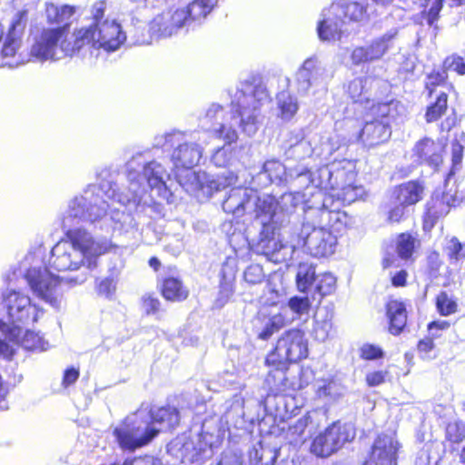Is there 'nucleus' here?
I'll use <instances>...</instances> for the list:
<instances>
[{
  "instance_id": "60",
  "label": "nucleus",
  "mask_w": 465,
  "mask_h": 465,
  "mask_svg": "<svg viewBox=\"0 0 465 465\" xmlns=\"http://www.w3.org/2000/svg\"><path fill=\"white\" fill-rule=\"evenodd\" d=\"M183 139V134L181 132L173 131L172 133L164 134L155 137L154 145L157 147H173L176 143Z\"/></svg>"
},
{
  "instance_id": "15",
  "label": "nucleus",
  "mask_w": 465,
  "mask_h": 465,
  "mask_svg": "<svg viewBox=\"0 0 465 465\" xmlns=\"http://www.w3.org/2000/svg\"><path fill=\"white\" fill-rule=\"evenodd\" d=\"M354 438L351 429L340 422H333L316 436L311 444V452L320 458H327Z\"/></svg>"
},
{
  "instance_id": "16",
  "label": "nucleus",
  "mask_w": 465,
  "mask_h": 465,
  "mask_svg": "<svg viewBox=\"0 0 465 465\" xmlns=\"http://www.w3.org/2000/svg\"><path fill=\"white\" fill-rule=\"evenodd\" d=\"M331 75L326 67L314 57L306 59L298 69L295 76L297 92L307 94L312 87L326 88Z\"/></svg>"
},
{
  "instance_id": "28",
  "label": "nucleus",
  "mask_w": 465,
  "mask_h": 465,
  "mask_svg": "<svg viewBox=\"0 0 465 465\" xmlns=\"http://www.w3.org/2000/svg\"><path fill=\"white\" fill-rule=\"evenodd\" d=\"M386 314L390 322L389 331L393 335H399L407 322L404 302L398 300L389 301L386 305Z\"/></svg>"
},
{
  "instance_id": "35",
  "label": "nucleus",
  "mask_w": 465,
  "mask_h": 465,
  "mask_svg": "<svg viewBox=\"0 0 465 465\" xmlns=\"http://www.w3.org/2000/svg\"><path fill=\"white\" fill-rule=\"evenodd\" d=\"M312 422V416L310 412L291 423L285 431V439L290 444H298L305 440V430Z\"/></svg>"
},
{
  "instance_id": "14",
  "label": "nucleus",
  "mask_w": 465,
  "mask_h": 465,
  "mask_svg": "<svg viewBox=\"0 0 465 465\" xmlns=\"http://www.w3.org/2000/svg\"><path fill=\"white\" fill-rule=\"evenodd\" d=\"M27 15L25 11L18 12L13 17L5 39L3 41L4 28L0 24V57L4 60L3 65L17 67L25 62L15 58V53L20 48L22 37L26 26Z\"/></svg>"
},
{
  "instance_id": "21",
  "label": "nucleus",
  "mask_w": 465,
  "mask_h": 465,
  "mask_svg": "<svg viewBox=\"0 0 465 465\" xmlns=\"http://www.w3.org/2000/svg\"><path fill=\"white\" fill-rule=\"evenodd\" d=\"M173 147L172 162L176 168L193 169L202 159L203 148L195 142L183 138Z\"/></svg>"
},
{
  "instance_id": "36",
  "label": "nucleus",
  "mask_w": 465,
  "mask_h": 465,
  "mask_svg": "<svg viewBox=\"0 0 465 465\" xmlns=\"http://www.w3.org/2000/svg\"><path fill=\"white\" fill-rule=\"evenodd\" d=\"M278 116L283 121H290L297 113L299 104L297 98L287 91L277 94Z\"/></svg>"
},
{
  "instance_id": "10",
  "label": "nucleus",
  "mask_w": 465,
  "mask_h": 465,
  "mask_svg": "<svg viewBox=\"0 0 465 465\" xmlns=\"http://www.w3.org/2000/svg\"><path fill=\"white\" fill-rule=\"evenodd\" d=\"M298 236L307 252L312 256L326 257L334 252L337 243L336 237L322 225L307 221L304 213Z\"/></svg>"
},
{
  "instance_id": "41",
  "label": "nucleus",
  "mask_w": 465,
  "mask_h": 465,
  "mask_svg": "<svg viewBox=\"0 0 465 465\" xmlns=\"http://www.w3.org/2000/svg\"><path fill=\"white\" fill-rule=\"evenodd\" d=\"M256 321L263 324L261 331H257L258 338L268 340L274 332L278 331L284 323L283 317L281 314H275L271 317L259 314Z\"/></svg>"
},
{
  "instance_id": "47",
  "label": "nucleus",
  "mask_w": 465,
  "mask_h": 465,
  "mask_svg": "<svg viewBox=\"0 0 465 465\" xmlns=\"http://www.w3.org/2000/svg\"><path fill=\"white\" fill-rule=\"evenodd\" d=\"M341 144V143L337 134L322 137L320 146L314 149V153L322 159L328 161L339 150Z\"/></svg>"
},
{
  "instance_id": "39",
  "label": "nucleus",
  "mask_w": 465,
  "mask_h": 465,
  "mask_svg": "<svg viewBox=\"0 0 465 465\" xmlns=\"http://www.w3.org/2000/svg\"><path fill=\"white\" fill-rule=\"evenodd\" d=\"M365 195V189L361 185H356L354 183H350L347 185H343V187L339 190L331 193L329 197L336 198L337 201L341 202L342 204H351L355 201L361 199Z\"/></svg>"
},
{
  "instance_id": "31",
  "label": "nucleus",
  "mask_w": 465,
  "mask_h": 465,
  "mask_svg": "<svg viewBox=\"0 0 465 465\" xmlns=\"http://www.w3.org/2000/svg\"><path fill=\"white\" fill-rule=\"evenodd\" d=\"M334 312L332 308L322 307L314 316L313 332L315 338L320 341H325L332 330V319Z\"/></svg>"
},
{
  "instance_id": "51",
  "label": "nucleus",
  "mask_w": 465,
  "mask_h": 465,
  "mask_svg": "<svg viewBox=\"0 0 465 465\" xmlns=\"http://www.w3.org/2000/svg\"><path fill=\"white\" fill-rule=\"evenodd\" d=\"M336 289V278L330 272H324L317 275L315 282V291L320 296V300L331 294Z\"/></svg>"
},
{
  "instance_id": "2",
  "label": "nucleus",
  "mask_w": 465,
  "mask_h": 465,
  "mask_svg": "<svg viewBox=\"0 0 465 465\" xmlns=\"http://www.w3.org/2000/svg\"><path fill=\"white\" fill-rule=\"evenodd\" d=\"M270 102L271 97L264 85L243 83L232 95L229 114L223 106L213 104L207 109L203 121L220 138L235 143L238 134L234 125L238 124L248 136L254 135L262 124V107Z\"/></svg>"
},
{
  "instance_id": "12",
  "label": "nucleus",
  "mask_w": 465,
  "mask_h": 465,
  "mask_svg": "<svg viewBox=\"0 0 465 465\" xmlns=\"http://www.w3.org/2000/svg\"><path fill=\"white\" fill-rule=\"evenodd\" d=\"M308 345L304 333L297 329L285 331L277 341L274 350L267 356L266 363L296 362L307 357Z\"/></svg>"
},
{
  "instance_id": "7",
  "label": "nucleus",
  "mask_w": 465,
  "mask_h": 465,
  "mask_svg": "<svg viewBox=\"0 0 465 465\" xmlns=\"http://www.w3.org/2000/svg\"><path fill=\"white\" fill-rule=\"evenodd\" d=\"M322 16L317 28L319 37L326 41L340 40L346 20L361 22L368 19V5L358 1L339 0L324 9Z\"/></svg>"
},
{
  "instance_id": "62",
  "label": "nucleus",
  "mask_w": 465,
  "mask_h": 465,
  "mask_svg": "<svg viewBox=\"0 0 465 465\" xmlns=\"http://www.w3.org/2000/svg\"><path fill=\"white\" fill-rule=\"evenodd\" d=\"M443 69L447 71L456 72L460 75L465 74V63L460 56L451 55L447 57L443 62Z\"/></svg>"
},
{
  "instance_id": "19",
  "label": "nucleus",
  "mask_w": 465,
  "mask_h": 465,
  "mask_svg": "<svg viewBox=\"0 0 465 465\" xmlns=\"http://www.w3.org/2000/svg\"><path fill=\"white\" fill-rule=\"evenodd\" d=\"M340 205L333 206L331 197L324 196L319 205L305 204L303 213L307 221H312L323 227H333L338 223H343L345 213L340 212Z\"/></svg>"
},
{
  "instance_id": "1",
  "label": "nucleus",
  "mask_w": 465,
  "mask_h": 465,
  "mask_svg": "<svg viewBox=\"0 0 465 465\" xmlns=\"http://www.w3.org/2000/svg\"><path fill=\"white\" fill-rule=\"evenodd\" d=\"M114 196V185L109 182H104L100 185L90 184L82 194L68 202L67 209L62 217V226L65 231L63 239L82 252L86 261L87 271L96 266L95 258L108 252L112 248V243L106 239H94L84 227L73 228L74 223H94L105 216L110 210L114 231L128 232L137 226L132 214L113 206Z\"/></svg>"
},
{
  "instance_id": "52",
  "label": "nucleus",
  "mask_w": 465,
  "mask_h": 465,
  "mask_svg": "<svg viewBox=\"0 0 465 465\" xmlns=\"http://www.w3.org/2000/svg\"><path fill=\"white\" fill-rule=\"evenodd\" d=\"M445 438L451 443H460L465 439V422L460 420L450 421L445 428Z\"/></svg>"
},
{
  "instance_id": "9",
  "label": "nucleus",
  "mask_w": 465,
  "mask_h": 465,
  "mask_svg": "<svg viewBox=\"0 0 465 465\" xmlns=\"http://www.w3.org/2000/svg\"><path fill=\"white\" fill-rule=\"evenodd\" d=\"M25 278L33 293L53 308L59 310L63 305L61 281L46 267L32 266L25 272Z\"/></svg>"
},
{
  "instance_id": "58",
  "label": "nucleus",
  "mask_w": 465,
  "mask_h": 465,
  "mask_svg": "<svg viewBox=\"0 0 465 465\" xmlns=\"http://www.w3.org/2000/svg\"><path fill=\"white\" fill-rule=\"evenodd\" d=\"M445 252L450 260L459 261L465 258V244H462L456 237H452L448 242Z\"/></svg>"
},
{
  "instance_id": "24",
  "label": "nucleus",
  "mask_w": 465,
  "mask_h": 465,
  "mask_svg": "<svg viewBox=\"0 0 465 465\" xmlns=\"http://www.w3.org/2000/svg\"><path fill=\"white\" fill-rule=\"evenodd\" d=\"M391 134L388 121L374 119L366 122L361 129L360 139L369 147L386 142Z\"/></svg>"
},
{
  "instance_id": "26",
  "label": "nucleus",
  "mask_w": 465,
  "mask_h": 465,
  "mask_svg": "<svg viewBox=\"0 0 465 465\" xmlns=\"http://www.w3.org/2000/svg\"><path fill=\"white\" fill-rule=\"evenodd\" d=\"M461 202V197L457 193L451 194L449 192L442 193L441 199L432 197L427 203L426 220L425 222L434 223L439 217L449 213L450 206H455Z\"/></svg>"
},
{
  "instance_id": "55",
  "label": "nucleus",
  "mask_w": 465,
  "mask_h": 465,
  "mask_svg": "<svg viewBox=\"0 0 465 465\" xmlns=\"http://www.w3.org/2000/svg\"><path fill=\"white\" fill-rule=\"evenodd\" d=\"M436 306L438 312L443 315L448 316L456 312L457 304L451 300L447 292H441L438 294L436 299Z\"/></svg>"
},
{
  "instance_id": "64",
  "label": "nucleus",
  "mask_w": 465,
  "mask_h": 465,
  "mask_svg": "<svg viewBox=\"0 0 465 465\" xmlns=\"http://www.w3.org/2000/svg\"><path fill=\"white\" fill-rule=\"evenodd\" d=\"M216 465H245L242 455L232 450H226L221 454L219 462Z\"/></svg>"
},
{
  "instance_id": "48",
  "label": "nucleus",
  "mask_w": 465,
  "mask_h": 465,
  "mask_svg": "<svg viewBox=\"0 0 465 465\" xmlns=\"http://www.w3.org/2000/svg\"><path fill=\"white\" fill-rule=\"evenodd\" d=\"M448 107V95L444 92H440L436 98V101L432 103L427 108L425 118L428 123L435 122L445 114Z\"/></svg>"
},
{
  "instance_id": "8",
  "label": "nucleus",
  "mask_w": 465,
  "mask_h": 465,
  "mask_svg": "<svg viewBox=\"0 0 465 465\" xmlns=\"http://www.w3.org/2000/svg\"><path fill=\"white\" fill-rule=\"evenodd\" d=\"M78 31L86 33V39L83 41V51H89L91 55L98 56L100 51L106 53L117 50L126 40L120 24L115 20L104 19L98 26L81 28Z\"/></svg>"
},
{
  "instance_id": "49",
  "label": "nucleus",
  "mask_w": 465,
  "mask_h": 465,
  "mask_svg": "<svg viewBox=\"0 0 465 465\" xmlns=\"http://www.w3.org/2000/svg\"><path fill=\"white\" fill-rule=\"evenodd\" d=\"M264 169L268 173L272 183L282 184L288 182V174L285 166L278 160H269L264 163Z\"/></svg>"
},
{
  "instance_id": "54",
  "label": "nucleus",
  "mask_w": 465,
  "mask_h": 465,
  "mask_svg": "<svg viewBox=\"0 0 465 465\" xmlns=\"http://www.w3.org/2000/svg\"><path fill=\"white\" fill-rule=\"evenodd\" d=\"M117 275L114 273L106 276L97 282L96 290L99 295L108 299L112 298L116 290Z\"/></svg>"
},
{
  "instance_id": "6",
  "label": "nucleus",
  "mask_w": 465,
  "mask_h": 465,
  "mask_svg": "<svg viewBox=\"0 0 465 465\" xmlns=\"http://www.w3.org/2000/svg\"><path fill=\"white\" fill-rule=\"evenodd\" d=\"M0 312L6 314V322L0 319V331L7 339H17L24 328L36 322L44 312L28 295L11 289L0 294Z\"/></svg>"
},
{
  "instance_id": "29",
  "label": "nucleus",
  "mask_w": 465,
  "mask_h": 465,
  "mask_svg": "<svg viewBox=\"0 0 465 465\" xmlns=\"http://www.w3.org/2000/svg\"><path fill=\"white\" fill-rule=\"evenodd\" d=\"M422 185L414 181L401 183L393 192L396 203L407 208L420 202L422 198Z\"/></svg>"
},
{
  "instance_id": "43",
  "label": "nucleus",
  "mask_w": 465,
  "mask_h": 465,
  "mask_svg": "<svg viewBox=\"0 0 465 465\" xmlns=\"http://www.w3.org/2000/svg\"><path fill=\"white\" fill-rule=\"evenodd\" d=\"M225 143L226 144L218 148L212 156V163L217 167L228 168L238 160L235 149L232 147V143Z\"/></svg>"
},
{
  "instance_id": "63",
  "label": "nucleus",
  "mask_w": 465,
  "mask_h": 465,
  "mask_svg": "<svg viewBox=\"0 0 465 465\" xmlns=\"http://www.w3.org/2000/svg\"><path fill=\"white\" fill-rule=\"evenodd\" d=\"M366 82L367 79L358 77L349 83L347 91L354 102L361 101V96L364 92Z\"/></svg>"
},
{
  "instance_id": "38",
  "label": "nucleus",
  "mask_w": 465,
  "mask_h": 465,
  "mask_svg": "<svg viewBox=\"0 0 465 465\" xmlns=\"http://www.w3.org/2000/svg\"><path fill=\"white\" fill-rule=\"evenodd\" d=\"M404 111L403 105L398 102L391 100L388 103H380L371 108L374 119L388 121L395 120Z\"/></svg>"
},
{
  "instance_id": "5",
  "label": "nucleus",
  "mask_w": 465,
  "mask_h": 465,
  "mask_svg": "<svg viewBox=\"0 0 465 465\" xmlns=\"http://www.w3.org/2000/svg\"><path fill=\"white\" fill-rule=\"evenodd\" d=\"M86 37L84 31H76L71 35L68 25L44 27L34 36L31 57L41 62L72 57L82 53L83 41Z\"/></svg>"
},
{
  "instance_id": "4",
  "label": "nucleus",
  "mask_w": 465,
  "mask_h": 465,
  "mask_svg": "<svg viewBox=\"0 0 465 465\" xmlns=\"http://www.w3.org/2000/svg\"><path fill=\"white\" fill-rule=\"evenodd\" d=\"M180 422L179 411L173 406L151 410L149 413L138 411L127 416L114 429V436L121 449L134 451L148 444L158 433L153 423L162 429H173Z\"/></svg>"
},
{
  "instance_id": "23",
  "label": "nucleus",
  "mask_w": 465,
  "mask_h": 465,
  "mask_svg": "<svg viewBox=\"0 0 465 465\" xmlns=\"http://www.w3.org/2000/svg\"><path fill=\"white\" fill-rule=\"evenodd\" d=\"M252 190L237 187L230 191L228 197L223 203V210L236 217H241L251 212Z\"/></svg>"
},
{
  "instance_id": "30",
  "label": "nucleus",
  "mask_w": 465,
  "mask_h": 465,
  "mask_svg": "<svg viewBox=\"0 0 465 465\" xmlns=\"http://www.w3.org/2000/svg\"><path fill=\"white\" fill-rule=\"evenodd\" d=\"M399 34L398 27H392L382 35L374 38L370 45H367L369 55L371 61L381 59L389 49L393 45L394 40Z\"/></svg>"
},
{
  "instance_id": "61",
  "label": "nucleus",
  "mask_w": 465,
  "mask_h": 465,
  "mask_svg": "<svg viewBox=\"0 0 465 465\" xmlns=\"http://www.w3.org/2000/svg\"><path fill=\"white\" fill-rule=\"evenodd\" d=\"M288 307L295 314L302 315L309 312L311 302L308 297L294 296L288 301Z\"/></svg>"
},
{
  "instance_id": "3",
  "label": "nucleus",
  "mask_w": 465,
  "mask_h": 465,
  "mask_svg": "<svg viewBox=\"0 0 465 465\" xmlns=\"http://www.w3.org/2000/svg\"><path fill=\"white\" fill-rule=\"evenodd\" d=\"M126 175L129 182L128 193L115 192L114 202L123 206L147 203L144 199L148 189L156 190L159 196L168 199L171 195V175L158 161H148L145 155L139 153L126 163Z\"/></svg>"
},
{
  "instance_id": "18",
  "label": "nucleus",
  "mask_w": 465,
  "mask_h": 465,
  "mask_svg": "<svg viewBox=\"0 0 465 465\" xmlns=\"http://www.w3.org/2000/svg\"><path fill=\"white\" fill-rule=\"evenodd\" d=\"M401 444L393 434L382 433L374 440L366 465H397Z\"/></svg>"
},
{
  "instance_id": "42",
  "label": "nucleus",
  "mask_w": 465,
  "mask_h": 465,
  "mask_svg": "<svg viewBox=\"0 0 465 465\" xmlns=\"http://www.w3.org/2000/svg\"><path fill=\"white\" fill-rule=\"evenodd\" d=\"M315 267L310 263H300L296 273V284L300 292H306L316 282Z\"/></svg>"
},
{
  "instance_id": "56",
  "label": "nucleus",
  "mask_w": 465,
  "mask_h": 465,
  "mask_svg": "<svg viewBox=\"0 0 465 465\" xmlns=\"http://www.w3.org/2000/svg\"><path fill=\"white\" fill-rule=\"evenodd\" d=\"M233 292V280L223 277L221 282L218 297L215 302L216 305L223 307L230 300Z\"/></svg>"
},
{
  "instance_id": "44",
  "label": "nucleus",
  "mask_w": 465,
  "mask_h": 465,
  "mask_svg": "<svg viewBox=\"0 0 465 465\" xmlns=\"http://www.w3.org/2000/svg\"><path fill=\"white\" fill-rule=\"evenodd\" d=\"M293 138L295 139V144L284 153L287 158L302 160L311 156L315 152L311 143L304 139L303 134H298Z\"/></svg>"
},
{
  "instance_id": "20",
  "label": "nucleus",
  "mask_w": 465,
  "mask_h": 465,
  "mask_svg": "<svg viewBox=\"0 0 465 465\" xmlns=\"http://www.w3.org/2000/svg\"><path fill=\"white\" fill-rule=\"evenodd\" d=\"M189 29L186 14L179 9L157 15L152 22L150 30L157 38H166L176 35L183 28Z\"/></svg>"
},
{
  "instance_id": "34",
  "label": "nucleus",
  "mask_w": 465,
  "mask_h": 465,
  "mask_svg": "<svg viewBox=\"0 0 465 465\" xmlns=\"http://www.w3.org/2000/svg\"><path fill=\"white\" fill-rule=\"evenodd\" d=\"M46 19L49 24H55L60 25H68V20L74 13V7L64 5H57L53 3L46 4L45 7Z\"/></svg>"
},
{
  "instance_id": "40",
  "label": "nucleus",
  "mask_w": 465,
  "mask_h": 465,
  "mask_svg": "<svg viewBox=\"0 0 465 465\" xmlns=\"http://www.w3.org/2000/svg\"><path fill=\"white\" fill-rule=\"evenodd\" d=\"M268 366H272L273 369L270 370L265 382L272 391H281L286 387V373L287 364L282 363H267Z\"/></svg>"
},
{
  "instance_id": "37",
  "label": "nucleus",
  "mask_w": 465,
  "mask_h": 465,
  "mask_svg": "<svg viewBox=\"0 0 465 465\" xmlns=\"http://www.w3.org/2000/svg\"><path fill=\"white\" fill-rule=\"evenodd\" d=\"M162 293L168 301L180 302L187 298L188 290L180 279L169 277L163 281Z\"/></svg>"
},
{
  "instance_id": "25",
  "label": "nucleus",
  "mask_w": 465,
  "mask_h": 465,
  "mask_svg": "<svg viewBox=\"0 0 465 465\" xmlns=\"http://www.w3.org/2000/svg\"><path fill=\"white\" fill-rule=\"evenodd\" d=\"M333 163L323 164L315 173L305 170L296 174V180L300 182L301 186L310 184L324 190H331L332 185Z\"/></svg>"
},
{
  "instance_id": "22",
  "label": "nucleus",
  "mask_w": 465,
  "mask_h": 465,
  "mask_svg": "<svg viewBox=\"0 0 465 465\" xmlns=\"http://www.w3.org/2000/svg\"><path fill=\"white\" fill-rule=\"evenodd\" d=\"M251 212H255L258 219H261L265 224L271 223H277L280 221L277 200L269 194L259 196L256 192L252 190Z\"/></svg>"
},
{
  "instance_id": "32",
  "label": "nucleus",
  "mask_w": 465,
  "mask_h": 465,
  "mask_svg": "<svg viewBox=\"0 0 465 465\" xmlns=\"http://www.w3.org/2000/svg\"><path fill=\"white\" fill-rule=\"evenodd\" d=\"M218 0H193L186 9H179L186 14V24L190 28L193 23H201L213 9Z\"/></svg>"
},
{
  "instance_id": "45",
  "label": "nucleus",
  "mask_w": 465,
  "mask_h": 465,
  "mask_svg": "<svg viewBox=\"0 0 465 465\" xmlns=\"http://www.w3.org/2000/svg\"><path fill=\"white\" fill-rule=\"evenodd\" d=\"M11 341L21 345L27 351H45L47 349L46 342L37 333L26 330L22 336V333L17 339H9Z\"/></svg>"
},
{
  "instance_id": "53",
  "label": "nucleus",
  "mask_w": 465,
  "mask_h": 465,
  "mask_svg": "<svg viewBox=\"0 0 465 465\" xmlns=\"http://www.w3.org/2000/svg\"><path fill=\"white\" fill-rule=\"evenodd\" d=\"M415 247V238L409 233H401L397 239V252L401 259H409Z\"/></svg>"
},
{
  "instance_id": "46",
  "label": "nucleus",
  "mask_w": 465,
  "mask_h": 465,
  "mask_svg": "<svg viewBox=\"0 0 465 465\" xmlns=\"http://www.w3.org/2000/svg\"><path fill=\"white\" fill-rule=\"evenodd\" d=\"M302 203H303V194L302 193H285L277 200L278 213L287 215L291 214Z\"/></svg>"
},
{
  "instance_id": "33",
  "label": "nucleus",
  "mask_w": 465,
  "mask_h": 465,
  "mask_svg": "<svg viewBox=\"0 0 465 465\" xmlns=\"http://www.w3.org/2000/svg\"><path fill=\"white\" fill-rule=\"evenodd\" d=\"M356 179V173L354 165L350 161L342 160L338 163H333V176L331 193L339 190L350 183H354Z\"/></svg>"
},
{
  "instance_id": "50",
  "label": "nucleus",
  "mask_w": 465,
  "mask_h": 465,
  "mask_svg": "<svg viewBox=\"0 0 465 465\" xmlns=\"http://www.w3.org/2000/svg\"><path fill=\"white\" fill-rule=\"evenodd\" d=\"M343 387L334 380L322 381L317 388V394L320 398L336 400L343 394Z\"/></svg>"
},
{
  "instance_id": "27",
  "label": "nucleus",
  "mask_w": 465,
  "mask_h": 465,
  "mask_svg": "<svg viewBox=\"0 0 465 465\" xmlns=\"http://www.w3.org/2000/svg\"><path fill=\"white\" fill-rule=\"evenodd\" d=\"M414 150L422 163L433 168H437L442 162L441 152L443 147L440 143L431 139L425 138L420 141Z\"/></svg>"
},
{
  "instance_id": "57",
  "label": "nucleus",
  "mask_w": 465,
  "mask_h": 465,
  "mask_svg": "<svg viewBox=\"0 0 465 465\" xmlns=\"http://www.w3.org/2000/svg\"><path fill=\"white\" fill-rule=\"evenodd\" d=\"M448 77L445 70H433L426 77L425 88L429 92V95L431 96L433 90L436 86L442 85L446 82Z\"/></svg>"
},
{
  "instance_id": "17",
  "label": "nucleus",
  "mask_w": 465,
  "mask_h": 465,
  "mask_svg": "<svg viewBox=\"0 0 465 465\" xmlns=\"http://www.w3.org/2000/svg\"><path fill=\"white\" fill-rule=\"evenodd\" d=\"M262 229L259 239L253 242L252 249L257 254L264 255L268 260L273 262H281L286 259L289 247L282 243L273 232L272 224H265L262 222Z\"/></svg>"
},
{
  "instance_id": "13",
  "label": "nucleus",
  "mask_w": 465,
  "mask_h": 465,
  "mask_svg": "<svg viewBox=\"0 0 465 465\" xmlns=\"http://www.w3.org/2000/svg\"><path fill=\"white\" fill-rule=\"evenodd\" d=\"M237 180L236 174L230 170H225L216 178L210 179L205 173H197L193 169H186L184 174H178L179 184L189 193L193 194L200 190L208 189V193L221 191L233 183Z\"/></svg>"
},
{
  "instance_id": "59",
  "label": "nucleus",
  "mask_w": 465,
  "mask_h": 465,
  "mask_svg": "<svg viewBox=\"0 0 465 465\" xmlns=\"http://www.w3.org/2000/svg\"><path fill=\"white\" fill-rule=\"evenodd\" d=\"M243 277L246 282L255 285L263 282L265 274L261 265L251 264L244 271Z\"/></svg>"
},
{
  "instance_id": "11",
  "label": "nucleus",
  "mask_w": 465,
  "mask_h": 465,
  "mask_svg": "<svg viewBox=\"0 0 465 465\" xmlns=\"http://www.w3.org/2000/svg\"><path fill=\"white\" fill-rule=\"evenodd\" d=\"M48 263L50 268L57 272H74L84 268L77 277L70 280V282L74 284L84 283L90 272L86 269V261L82 252L73 248L64 239L52 248Z\"/></svg>"
}]
</instances>
